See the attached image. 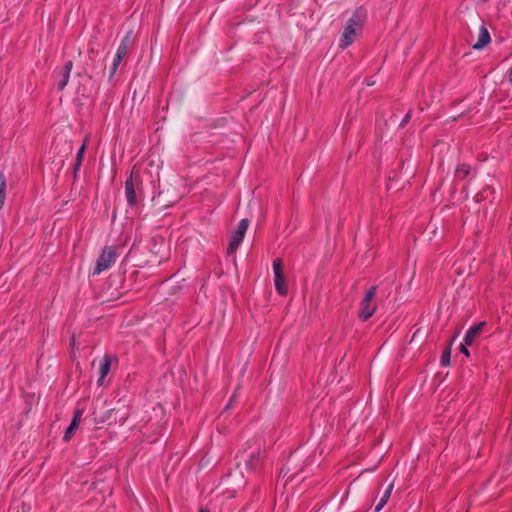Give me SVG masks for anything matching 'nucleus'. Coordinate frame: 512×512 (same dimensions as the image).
<instances>
[{"label": "nucleus", "instance_id": "obj_1", "mask_svg": "<svg viewBox=\"0 0 512 512\" xmlns=\"http://www.w3.org/2000/svg\"><path fill=\"white\" fill-rule=\"evenodd\" d=\"M368 11L364 6L357 7L351 17L348 19L346 26L339 41V48L346 49L356 39L358 32H360L367 20Z\"/></svg>", "mask_w": 512, "mask_h": 512}, {"label": "nucleus", "instance_id": "obj_2", "mask_svg": "<svg viewBox=\"0 0 512 512\" xmlns=\"http://www.w3.org/2000/svg\"><path fill=\"white\" fill-rule=\"evenodd\" d=\"M125 197L130 209L138 210L143 200V181L140 173L132 168L129 177L125 181Z\"/></svg>", "mask_w": 512, "mask_h": 512}, {"label": "nucleus", "instance_id": "obj_3", "mask_svg": "<svg viewBox=\"0 0 512 512\" xmlns=\"http://www.w3.org/2000/svg\"><path fill=\"white\" fill-rule=\"evenodd\" d=\"M118 256L117 247L105 246L96 259L92 275H99L103 271L109 269L116 262Z\"/></svg>", "mask_w": 512, "mask_h": 512}, {"label": "nucleus", "instance_id": "obj_4", "mask_svg": "<svg viewBox=\"0 0 512 512\" xmlns=\"http://www.w3.org/2000/svg\"><path fill=\"white\" fill-rule=\"evenodd\" d=\"M377 294V286H371L360 302L359 319L367 321L376 311V305L372 303Z\"/></svg>", "mask_w": 512, "mask_h": 512}, {"label": "nucleus", "instance_id": "obj_5", "mask_svg": "<svg viewBox=\"0 0 512 512\" xmlns=\"http://www.w3.org/2000/svg\"><path fill=\"white\" fill-rule=\"evenodd\" d=\"M249 221L248 219H242L237 228L232 232L231 239L229 241V245L227 247L228 255H232L236 252L240 244L242 243L245 233L248 229Z\"/></svg>", "mask_w": 512, "mask_h": 512}, {"label": "nucleus", "instance_id": "obj_6", "mask_svg": "<svg viewBox=\"0 0 512 512\" xmlns=\"http://www.w3.org/2000/svg\"><path fill=\"white\" fill-rule=\"evenodd\" d=\"M274 286L278 294L285 296L288 293L286 278L282 272V261L277 258L273 261Z\"/></svg>", "mask_w": 512, "mask_h": 512}, {"label": "nucleus", "instance_id": "obj_7", "mask_svg": "<svg viewBox=\"0 0 512 512\" xmlns=\"http://www.w3.org/2000/svg\"><path fill=\"white\" fill-rule=\"evenodd\" d=\"M72 68L73 62L68 60L62 68L55 69L53 75L58 78L57 88L59 91L64 90V88L67 86Z\"/></svg>", "mask_w": 512, "mask_h": 512}, {"label": "nucleus", "instance_id": "obj_8", "mask_svg": "<svg viewBox=\"0 0 512 512\" xmlns=\"http://www.w3.org/2000/svg\"><path fill=\"white\" fill-rule=\"evenodd\" d=\"M132 41H133V31L130 30L122 38V40L117 48L116 54L113 58L114 62L121 64L124 57L128 54V51H129Z\"/></svg>", "mask_w": 512, "mask_h": 512}, {"label": "nucleus", "instance_id": "obj_9", "mask_svg": "<svg viewBox=\"0 0 512 512\" xmlns=\"http://www.w3.org/2000/svg\"><path fill=\"white\" fill-rule=\"evenodd\" d=\"M81 416H82V410L77 409L74 411L73 419H72L70 425L66 428L64 436H63V440L65 442L70 441L73 433L75 432V430L77 429V427L80 423Z\"/></svg>", "mask_w": 512, "mask_h": 512}, {"label": "nucleus", "instance_id": "obj_10", "mask_svg": "<svg viewBox=\"0 0 512 512\" xmlns=\"http://www.w3.org/2000/svg\"><path fill=\"white\" fill-rule=\"evenodd\" d=\"M485 326V322H480L476 325H473L472 327H470L465 336H464V339L463 341L465 342L466 345H472V343L474 342V340L480 335L483 327Z\"/></svg>", "mask_w": 512, "mask_h": 512}, {"label": "nucleus", "instance_id": "obj_11", "mask_svg": "<svg viewBox=\"0 0 512 512\" xmlns=\"http://www.w3.org/2000/svg\"><path fill=\"white\" fill-rule=\"evenodd\" d=\"M491 38L490 34L485 26L482 24L479 31V36L477 42L473 45V48L476 50L483 49L488 43H490Z\"/></svg>", "mask_w": 512, "mask_h": 512}, {"label": "nucleus", "instance_id": "obj_12", "mask_svg": "<svg viewBox=\"0 0 512 512\" xmlns=\"http://www.w3.org/2000/svg\"><path fill=\"white\" fill-rule=\"evenodd\" d=\"M113 359H116L115 357L113 356H110V355H105L100 363V367H99V374H100V377L98 379V383L101 384L102 383V380L107 376V374L109 373L110 369H111V364H112V361Z\"/></svg>", "mask_w": 512, "mask_h": 512}, {"label": "nucleus", "instance_id": "obj_13", "mask_svg": "<svg viewBox=\"0 0 512 512\" xmlns=\"http://www.w3.org/2000/svg\"><path fill=\"white\" fill-rule=\"evenodd\" d=\"M264 453L265 451H262L260 448H258L257 451L251 453L249 458L246 460L247 468L251 470L256 469L262 462L264 458Z\"/></svg>", "mask_w": 512, "mask_h": 512}, {"label": "nucleus", "instance_id": "obj_14", "mask_svg": "<svg viewBox=\"0 0 512 512\" xmlns=\"http://www.w3.org/2000/svg\"><path fill=\"white\" fill-rule=\"evenodd\" d=\"M85 150H86V140L80 146V148H79V150H78V152L76 154V159H75V163H74V167H73L74 177H76L77 172L79 171V169H80V167L82 165V161H83Z\"/></svg>", "mask_w": 512, "mask_h": 512}, {"label": "nucleus", "instance_id": "obj_15", "mask_svg": "<svg viewBox=\"0 0 512 512\" xmlns=\"http://www.w3.org/2000/svg\"><path fill=\"white\" fill-rule=\"evenodd\" d=\"M494 193H495L494 188L487 185L475 195V200H476V202H482V201L488 200L489 197L491 195H493Z\"/></svg>", "mask_w": 512, "mask_h": 512}, {"label": "nucleus", "instance_id": "obj_16", "mask_svg": "<svg viewBox=\"0 0 512 512\" xmlns=\"http://www.w3.org/2000/svg\"><path fill=\"white\" fill-rule=\"evenodd\" d=\"M392 489H393V483H391L385 490V492L382 495V497L380 498L378 504L375 506L374 512H379L386 505L388 499L390 498Z\"/></svg>", "mask_w": 512, "mask_h": 512}, {"label": "nucleus", "instance_id": "obj_17", "mask_svg": "<svg viewBox=\"0 0 512 512\" xmlns=\"http://www.w3.org/2000/svg\"><path fill=\"white\" fill-rule=\"evenodd\" d=\"M392 489H393V483H391L385 490V492L382 495V497L380 498L378 504L375 506L374 512H379L386 505L388 499L390 498Z\"/></svg>", "mask_w": 512, "mask_h": 512}, {"label": "nucleus", "instance_id": "obj_18", "mask_svg": "<svg viewBox=\"0 0 512 512\" xmlns=\"http://www.w3.org/2000/svg\"><path fill=\"white\" fill-rule=\"evenodd\" d=\"M471 172V167L469 164L462 163L459 164L455 171V177L459 180H463L466 178Z\"/></svg>", "mask_w": 512, "mask_h": 512}, {"label": "nucleus", "instance_id": "obj_19", "mask_svg": "<svg viewBox=\"0 0 512 512\" xmlns=\"http://www.w3.org/2000/svg\"><path fill=\"white\" fill-rule=\"evenodd\" d=\"M5 189H6V177L3 173H0V210L3 208L5 198H6Z\"/></svg>", "mask_w": 512, "mask_h": 512}, {"label": "nucleus", "instance_id": "obj_20", "mask_svg": "<svg viewBox=\"0 0 512 512\" xmlns=\"http://www.w3.org/2000/svg\"><path fill=\"white\" fill-rule=\"evenodd\" d=\"M451 361V346H447L440 358V364L442 367H448Z\"/></svg>", "mask_w": 512, "mask_h": 512}, {"label": "nucleus", "instance_id": "obj_21", "mask_svg": "<svg viewBox=\"0 0 512 512\" xmlns=\"http://www.w3.org/2000/svg\"><path fill=\"white\" fill-rule=\"evenodd\" d=\"M119 65H120L119 63H116L114 61L112 62L111 69H110L109 79L113 78V76L115 75Z\"/></svg>", "mask_w": 512, "mask_h": 512}, {"label": "nucleus", "instance_id": "obj_22", "mask_svg": "<svg viewBox=\"0 0 512 512\" xmlns=\"http://www.w3.org/2000/svg\"><path fill=\"white\" fill-rule=\"evenodd\" d=\"M467 346L465 344V342L463 341V343L460 345L459 349H460V352L463 353L466 357H469L470 356V353H469V350L467 349Z\"/></svg>", "mask_w": 512, "mask_h": 512}, {"label": "nucleus", "instance_id": "obj_23", "mask_svg": "<svg viewBox=\"0 0 512 512\" xmlns=\"http://www.w3.org/2000/svg\"><path fill=\"white\" fill-rule=\"evenodd\" d=\"M410 118H411V112H408V113L404 116V118L402 119V121H401V123H400V126H401V127H404V126L409 122Z\"/></svg>", "mask_w": 512, "mask_h": 512}, {"label": "nucleus", "instance_id": "obj_24", "mask_svg": "<svg viewBox=\"0 0 512 512\" xmlns=\"http://www.w3.org/2000/svg\"><path fill=\"white\" fill-rule=\"evenodd\" d=\"M236 395L235 393L231 396L230 400H229V403L227 404L226 406V409L230 408L231 407V404L233 402V400L235 399Z\"/></svg>", "mask_w": 512, "mask_h": 512}, {"label": "nucleus", "instance_id": "obj_25", "mask_svg": "<svg viewBox=\"0 0 512 512\" xmlns=\"http://www.w3.org/2000/svg\"><path fill=\"white\" fill-rule=\"evenodd\" d=\"M509 82L512 84V66L511 69L509 70Z\"/></svg>", "mask_w": 512, "mask_h": 512}, {"label": "nucleus", "instance_id": "obj_26", "mask_svg": "<svg viewBox=\"0 0 512 512\" xmlns=\"http://www.w3.org/2000/svg\"><path fill=\"white\" fill-rule=\"evenodd\" d=\"M199 512H210V511H209L208 509H206V508H201V509L199 510Z\"/></svg>", "mask_w": 512, "mask_h": 512}, {"label": "nucleus", "instance_id": "obj_27", "mask_svg": "<svg viewBox=\"0 0 512 512\" xmlns=\"http://www.w3.org/2000/svg\"><path fill=\"white\" fill-rule=\"evenodd\" d=\"M68 148H69V151L71 152L72 151V146L68 145Z\"/></svg>", "mask_w": 512, "mask_h": 512}]
</instances>
